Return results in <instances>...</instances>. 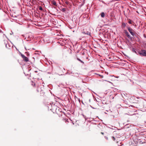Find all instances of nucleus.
I'll list each match as a JSON object with an SVG mask.
<instances>
[{"mask_svg":"<svg viewBox=\"0 0 146 146\" xmlns=\"http://www.w3.org/2000/svg\"><path fill=\"white\" fill-rule=\"evenodd\" d=\"M59 34L60 35H56L55 36V39L58 40L61 39L60 40L57 42V44L58 45L64 46L66 44L65 43L64 40L62 39L63 36L60 33H59Z\"/></svg>","mask_w":146,"mask_h":146,"instance_id":"nucleus-1","label":"nucleus"},{"mask_svg":"<svg viewBox=\"0 0 146 146\" xmlns=\"http://www.w3.org/2000/svg\"><path fill=\"white\" fill-rule=\"evenodd\" d=\"M127 29L129 31L131 34L133 36H135V31L130 27H127Z\"/></svg>","mask_w":146,"mask_h":146,"instance_id":"nucleus-2","label":"nucleus"},{"mask_svg":"<svg viewBox=\"0 0 146 146\" xmlns=\"http://www.w3.org/2000/svg\"><path fill=\"white\" fill-rule=\"evenodd\" d=\"M141 56H146V51L144 50H142L139 52Z\"/></svg>","mask_w":146,"mask_h":146,"instance_id":"nucleus-3","label":"nucleus"},{"mask_svg":"<svg viewBox=\"0 0 146 146\" xmlns=\"http://www.w3.org/2000/svg\"><path fill=\"white\" fill-rule=\"evenodd\" d=\"M21 56L23 58L24 61L26 62H27L29 61L28 58L27 57L25 56L24 55L21 54Z\"/></svg>","mask_w":146,"mask_h":146,"instance_id":"nucleus-4","label":"nucleus"},{"mask_svg":"<svg viewBox=\"0 0 146 146\" xmlns=\"http://www.w3.org/2000/svg\"><path fill=\"white\" fill-rule=\"evenodd\" d=\"M125 33L129 39H131V37L129 35V33L126 30L125 31Z\"/></svg>","mask_w":146,"mask_h":146,"instance_id":"nucleus-5","label":"nucleus"},{"mask_svg":"<svg viewBox=\"0 0 146 146\" xmlns=\"http://www.w3.org/2000/svg\"><path fill=\"white\" fill-rule=\"evenodd\" d=\"M54 105L55 104H54L52 105H51V106L52 107V108L50 109V110L52 111V112H53L54 113V112H53V110H54Z\"/></svg>","mask_w":146,"mask_h":146,"instance_id":"nucleus-6","label":"nucleus"},{"mask_svg":"<svg viewBox=\"0 0 146 146\" xmlns=\"http://www.w3.org/2000/svg\"><path fill=\"white\" fill-rule=\"evenodd\" d=\"M119 137V136H113L111 137V138L113 140L115 141V138H118V137Z\"/></svg>","mask_w":146,"mask_h":146,"instance_id":"nucleus-7","label":"nucleus"},{"mask_svg":"<svg viewBox=\"0 0 146 146\" xmlns=\"http://www.w3.org/2000/svg\"><path fill=\"white\" fill-rule=\"evenodd\" d=\"M126 25L125 23H122V27L123 28H125V27Z\"/></svg>","mask_w":146,"mask_h":146,"instance_id":"nucleus-8","label":"nucleus"},{"mask_svg":"<svg viewBox=\"0 0 146 146\" xmlns=\"http://www.w3.org/2000/svg\"><path fill=\"white\" fill-rule=\"evenodd\" d=\"M101 15L102 17L104 18L105 17V13L104 12H102Z\"/></svg>","mask_w":146,"mask_h":146,"instance_id":"nucleus-9","label":"nucleus"},{"mask_svg":"<svg viewBox=\"0 0 146 146\" xmlns=\"http://www.w3.org/2000/svg\"><path fill=\"white\" fill-rule=\"evenodd\" d=\"M63 121H64L66 123L67 122H68V119H63Z\"/></svg>","mask_w":146,"mask_h":146,"instance_id":"nucleus-10","label":"nucleus"},{"mask_svg":"<svg viewBox=\"0 0 146 146\" xmlns=\"http://www.w3.org/2000/svg\"><path fill=\"white\" fill-rule=\"evenodd\" d=\"M37 91H38V92H40V91H41V89L39 87H38V88H37Z\"/></svg>","mask_w":146,"mask_h":146,"instance_id":"nucleus-11","label":"nucleus"},{"mask_svg":"<svg viewBox=\"0 0 146 146\" xmlns=\"http://www.w3.org/2000/svg\"><path fill=\"white\" fill-rule=\"evenodd\" d=\"M128 20L129 21H128V23H129L130 24H132V22H133L131 20H130V19H128Z\"/></svg>","mask_w":146,"mask_h":146,"instance_id":"nucleus-12","label":"nucleus"},{"mask_svg":"<svg viewBox=\"0 0 146 146\" xmlns=\"http://www.w3.org/2000/svg\"><path fill=\"white\" fill-rule=\"evenodd\" d=\"M77 59L79 60V61H80L83 64H84V62L83 61H82V60H81L80 59H79V58H77Z\"/></svg>","mask_w":146,"mask_h":146,"instance_id":"nucleus-13","label":"nucleus"},{"mask_svg":"<svg viewBox=\"0 0 146 146\" xmlns=\"http://www.w3.org/2000/svg\"><path fill=\"white\" fill-rule=\"evenodd\" d=\"M59 33H58V31L57 30H56L55 31V36L56 35H60Z\"/></svg>","mask_w":146,"mask_h":146,"instance_id":"nucleus-14","label":"nucleus"},{"mask_svg":"<svg viewBox=\"0 0 146 146\" xmlns=\"http://www.w3.org/2000/svg\"><path fill=\"white\" fill-rule=\"evenodd\" d=\"M51 3L53 5H55V1H51Z\"/></svg>","mask_w":146,"mask_h":146,"instance_id":"nucleus-15","label":"nucleus"},{"mask_svg":"<svg viewBox=\"0 0 146 146\" xmlns=\"http://www.w3.org/2000/svg\"><path fill=\"white\" fill-rule=\"evenodd\" d=\"M39 9L41 11H42L43 10L42 8V7L40 6L39 8Z\"/></svg>","mask_w":146,"mask_h":146,"instance_id":"nucleus-16","label":"nucleus"},{"mask_svg":"<svg viewBox=\"0 0 146 146\" xmlns=\"http://www.w3.org/2000/svg\"><path fill=\"white\" fill-rule=\"evenodd\" d=\"M65 3L66 4H67V5H68L69 4V2H68V1H66L65 2Z\"/></svg>","mask_w":146,"mask_h":146,"instance_id":"nucleus-17","label":"nucleus"},{"mask_svg":"<svg viewBox=\"0 0 146 146\" xmlns=\"http://www.w3.org/2000/svg\"><path fill=\"white\" fill-rule=\"evenodd\" d=\"M135 98L134 96L131 97L130 98V99L132 100V99H134Z\"/></svg>","mask_w":146,"mask_h":146,"instance_id":"nucleus-18","label":"nucleus"},{"mask_svg":"<svg viewBox=\"0 0 146 146\" xmlns=\"http://www.w3.org/2000/svg\"><path fill=\"white\" fill-rule=\"evenodd\" d=\"M133 52H135V53H136V51H135V50H134V49H133Z\"/></svg>","mask_w":146,"mask_h":146,"instance_id":"nucleus-19","label":"nucleus"},{"mask_svg":"<svg viewBox=\"0 0 146 146\" xmlns=\"http://www.w3.org/2000/svg\"><path fill=\"white\" fill-rule=\"evenodd\" d=\"M32 85H33V86H35V84L34 83H33V84H32Z\"/></svg>","mask_w":146,"mask_h":146,"instance_id":"nucleus-20","label":"nucleus"},{"mask_svg":"<svg viewBox=\"0 0 146 146\" xmlns=\"http://www.w3.org/2000/svg\"><path fill=\"white\" fill-rule=\"evenodd\" d=\"M105 139H106L107 140H108V137H105Z\"/></svg>","mask_w":146,"mask_h":146,"instance_id":"nucleus-21","label":"nucleus"},{"mask_svg":"<svg viewBox=\"0 0 146 146\" xmlns=\"http://www.w3.org/2000/svg\"><path fill=\"white\" fill-rule=\"evenodd\" d=\"M114 134H117V133H116V131H115L114 132Z\"/></svg>","mask_w":146,"mask_h":146,"instance_id":"nucleus-22","label":"nucleus"},{"mask_svg":"<svg viewBox=\"0 0 146 146\" xmlns=\"http://www.w3.org/2000/svg\"><path fill=\"white\" fill-rule=\"evenodd\" d=\"M102 135H104V133L103 132H101V133Z\"/></svg>","mask_w":146,"mask_h":146,"instance_id":"nucleus-23","label":"nucleus"},{"mask_svg":"<svg viewBox=\"0 0 146 146\" xmlns=\"http://www.w3.org/2000/svg\"><path fill=\"white\" fill-rule=\"evenodd\" d=\"M84 52H82V55H84Z\"/></svg>","mask_w":146,"mask_h":146,"instance_id":"nucleus-24","label":"nucleus"},{"mask_svg":"<svg viewBox=\"0 0 146 146\" xmlns=\"http://www.w3.org/2000/svg\"><path fill=\"white\" fill-rule=\"evenodd\" d=\"M135 101H131V102H134Z\"/></svg>","mask_w":146,"mask_h":146,"instance_id":"nucleus-25","label":"nucleus"},{"mask_svg":"<svg viewBox=\"0 0 146 146\" xmlns=\"http://www.w3.org/2000/svg\"><path fill=\"white\" fill-rule=\"evenodd\" d=\"M63 11H64V9H63Z\"/></svg>","mask_w":146,"mask_h":146,"instance_id":"nucleus-26","label":"nucleus"},{"mask_svg":"<svg viewBox=\"0 0 146 146\" xmlns=\"http://www.w3.org/2000/svg\"><path fill=\"white\" fill-rule=\"evenodd\" d=\"M63 11H64V9H63Z\"/></svg>","mask_w":146,"mask_h":146,"instance_id":"nucleus-27","label":"nucleus"},{"mask_svg":"<svg viewBox=\"0 0 146 146\" xmlns=\"http://www.w3.org/2000/svg\"><path fill=\"white\" fill-rule=\"evenodd\" d=\"M63 11H64V9H63Z\"/></svg>","mask_w":146,"mask_h":146,"instance_id":"nucleus-28","label":"nucleus"},{"mask_svg":"<svg viewBox=\"0 0 146 146\" xmlns=\"http://www.w3.org/2000/svg\"><path fill=\"white\" fill-rule=\"evenodd\" d=\"M56 3H55V6H56Z\"/></svg>","mask_w":146,"mask_h":146,"instance_id":"nucleus-29","label":"nucleus"}]
</instances>
